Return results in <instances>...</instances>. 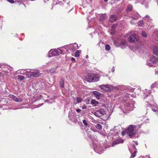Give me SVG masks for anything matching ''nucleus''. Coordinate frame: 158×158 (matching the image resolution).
<instances>
[{"label": "nucleus", "mask_w": 158, "mask_h": 158, "mask_svg": "<svg viewBox=\"0 0 158 158\" xmlns=\"http://www.w3.org/2000/svg\"><path fill=\"white\" fill-rule=\"evenodd\" d=\"M111 70L112 72H113L114 71V67H113L112 69H111Z\"/></svg>", "instance_id": "obj_45"}, {"label": "nucleus", "mask_w": 158, "mask_h": 158, "mask_svg": "<svg viewBox=\"0 0 158 158\" xmlns=\"http://www.w3.org/2000/svg\"><path fill=\"white\" fill-rule=\"evenodd\" d=\"M145 17H149V16L148 15H147L145 16Z\"/></svg>", "instance_id": "obj_49"}, {"label": "nucleus", "mask_w": 158, "mask_h": 158, "mask_svg": "<svg viewBox=\"0 0 158 158\" xmlns=\"http://www.w3.org/2000/svg\"><path fill=\"white\" fill-rule=\"evenodd\" d=\"M93 94L98 99H99L100 97L101 96V93L97 91H94L93 92Z\"/></svg>", "instance_id": "obj_12"}, {"label": "nucleus", "mask_w": 158, "mask_h": 158, "mask_svg": "<svg viewBox=\"0 0 158 158\" xmlns=\"http://www.w3.org/2000/svg\"><path fill=\"white\" fill-rule=\"evenodd\" d=\"M80 50H77L75 52V56L76 57L79 56L80 55Z\"/></svg>", "instance_id": "obj_24"}, {"label": "nucleus", "mask_w": 158, "mask_h": 158, "mask_svg": "<svg viewBox=\"0 0 158 158\" xmlns=\"http://www.w3.org/2000/svg\"><path fill=\"white\" fill-rule=\"evenodd\" d=\"M64 81L63 79H61L60 80V85L61 88H63L64 87Z\"/></svg>", "instance_id": "obj_18"}, {"label": "nucleus", "mask_w": 158, "mask_h": 158, "mask_svg": "<svg viewBox=\"0 0 158 158\" xmlns=\"http://www.w3.org/2000/svg\"><path fill=\"white\" fill-rule=\"evenodd\" d=\"M2 66H3V65H2L1 64H0V68L2 67Z\"/></svg>", "instance_id": "obj_51"}, {"label": "nucleus", "mask_w": 158, "mask_h": 158, "mask_svg": "<svg viewBox=\"0 0 158 158\" xmlns=\"http://www.w3.org/2000/svg\"><path fill=\"white\" fill-rule=\"evenodd\" d=\"M86 79L89 82H95L99 81V78L93 73H89L86 76Z\"/></svg>", "instance_id": "obj_3"}, {"label": "nucleus", "mask_w": 158, "mask_h": 158, "mask_svg": "<svg viewBox=\"0 0 158 158\" xmlns=\"http://www.w3.org/2000/svg\"><path fill=\"white\" fill-rule=\"evenodd\" d=\"M88 57V55H86V58H87Z\"/></svg>", "instance_id": "obj_53"}, {"label": "nucleus", "mask_w": 158, "mask_h": 158, "mask_svg": "<svg viewBox=\"0 0 158 158\" xmlns=\"http://www.w3.org/2000/svg\"><path fill=\"white\" fill-rule=\"evenodd\" d=\"M106 17V14H103L102 15L100 18V20L101 21H103L105 19Z\"/></svg>", "instance_id": "obj_19"}, {"label": "nucleus", "mask_w": 158, "mask_h": 158, "mask_svg": "<svg viewBox=\"0 0 158 158\" xmlns=\"http://www.w3.org/2000/svg\"><path fill=\"white\" fill-rule=\"evenodd\" d=\"M116 27V24L113 25L111 27L112 31H114V29Z\"/></svg>", "instance_id": "obj_35"}, {"label": "nucleus", "mask_w": 158, "mask_h": 158, "mask_svg": "<svg viewBox=\"0 0 158 158\" xmlns=\"http://www.w3.org/2000/svg\"><path fill=\"white\" fill-rule=\"evenodd\" d=\"M131 24H134V23H133L131 21Z\"/></svg>", "instance_id": "obj_50"}, {"label": "nucleus", "mask_w": 158, "mask_h": 158, "mask_svg": "<svg viewBox=\"0 0 158 158\" xmlns=\"http://www.w3.org/2000/svg\"><path fill=\"white\" fill-rule=\"evenodd\" d=\"M132 106V105H131V104L129 103L126 104L125 105V110L127 111H130L132 110H133Z\"/></svg>", "instance_id": "obj_7"}, {"label": "nucleus", "mask_w": 158, "mask_h": 158, "mask_svg": "<svg viewBox=\"0 0 158 158\" xmlns=\"http://www.w3.org/2000/svg\"><path fill=\"white\" fill-rule=\"evenodd\" d=\"M7 68L8 69H10V71L13 70L12 68H10V67L9 66H7Z\"/></svg>", "instance_id": "obj_39"}, {"label": "nucleus", "mask_w": 158, "mask_h": 158, "mask_svg": "<svg viewBox=\"0 0 158 158\" xmlns=\"http://www.w3.org/2000/svg\"><path fill=\"white\" fill-rule=\"evenodd\" d=\"M91 103L92 104L96 106L99 103V102L98 101H96L94 99H92L91 101Z\"/></svg>", "instance_id": "obj_16"}, {"label": "nucleus", "mask_w": 158, "mask_h": 158, "mask_svg": "<svg viewBox=\"0 0 158 158\" xmlns=\"http://www.w3.org/2000/svg\"><path fill=\"white\" fill-rule=\"evenodd\" d=\"M156 74H158V70H157L156 71Z\"/></svg>", "instance_id": "obj_47"}, {"label": "nucleus", "mask_w": 158, "mask_h": 158, "mask_svg": "<svg viewBox=\"0 0 158 158\" xmlns=\"http://www.w3.org/2000/svg\"><path fill=\"white\" fill-rule=\"evenodd\" d=\"M136 152H137V151H134V152L133 153H136Z\"/></svg>", "instance_id": "obj_54"}, {"label": "nucleus", "mask_w": 158, "mask_h": 158, "mask_svg": "<svg viewBox=\"0 0 158 158\" xmlns=\"http://www.w3.org/2000/svg\"><path fill=\"white\" fill-rule=\"evenodd\" d=\"M55 51L56 52V55L59 54H61L62 53L63 51L61 50H60V49H55Z\"/></svg>", "instance_id": "obj_20"}, {"label": "nucleus", "mask_w": 158, "mask_h": 158, "mask_svg": "<svg viewBox=\"0 0 158 158\" xmlns=\"http://www.w3.org/2000/svg\"><path fill=\"white\" fill-rule=\"evenodd\" d=\"M19 73H20V74L25 75L26 73L27 70L25 69H21L19 70Z\"/></svg>", "instance_id": "obj_17"}, {"label": "nucleus", "mask_w": 158, "mask_h": 158, "mask_svg": "<svg viewBox=\"0 0 158 158\" xmlns=\"http://www.w3.org/2000/svg\"><path fill=\"white\" fill-rule=\"evenodd\" d=\"M17 76L18 77V79L21 81H22L25 79V77L21 75H18Z\"/></svg>", "instance_id": "obj_25"}, {"label": "nucleus", "mask_w": 158, "mask_h": 158, "mask_svg": "<svg viewBox=\"0 0 158 158\" xmlns=\"http://www.w3.org/2000/svg\"><path fill=\"white\" fill-rule=\"evenodd\" d=\"M83 123L84 125L86 126H87L88 125V123H87L86 121L85 120H83Z\"/></svg>", "instance_id": "obj_34"}, {"label": "nucleus", "mask_w": 158, "mask_h": 158, "mask_svg": "<svg viewBox=\"0 0 158 158\" xmlns=\"http://www.w3.org/2000/svg\"><path fill=\"white\" fill-rule=\"evenodd\" d=\"M76 99L77 103L81 102L82 101V99L79 97H77Z\"/></svg>", "instance_id": "obj_29"}, {"label": "nucleus", "mask_w": 158, "mask_h": 158, "mask_svg": "<svg viewBox=\"0 0 158 158\" xmlns=\"http://www.w3.org/2000/svg\"><path fill=\"white\" fill-rule=\"evenodd\" d=\"M97 148H96V149H95V151L96 152H97L98 153V154H101L102 153V151H99V152H97Z\"/></svg>", "instance_id": "obj_37"}, {"label": "nucleus", "mask_w": 158, "mask_h": 158, "mask_svg": "<svg viewBox=\"0 0 158 158\" xmlns=\"http://www.w3.org/2000/svg\"><path fill=\"white\" fill-rule=\"evenodd\" d=\"M100 87L101 89L106 90V88L110 89L111 87V85L109 84L102 85H100Z\"/></svg>", "instance_id": "obj_11"}, {"label": "nucleus", "mask_w": 158, "mask_h": 158, "mask_svg": "<svg viewBox=\"0 0 158 158\" xmlns=\"http://www.w3.org/2000/svg\"><path fill=\"white\" fill-rule=\"evenodd\" d=\"M71 60L72 61H75V59L73 57H72L71 58Z\"/></svg>", "instance_id": "obj_44"}, {"label": "nucleus", "mask_w": 158, "mask_h": 158, "mask_svg": "<svg viewBox=\"0 0 158 158\" xmlns=\"http://www.w3.org/2000/svg\"><path fill=\"white\" fill-rule=\"evenodd\" d=\"M105 114V111L103 109H101L96 111L95 112L94 114L96 116L99 117Z\"/></svg>", "instance_id": "obj_5"}, {"label": "nucleus", "mask_w": 158, "mask_h": 158, "mask_svg": "<svg viewBox=\"0 0 158 158\" xmlns=\"http://www.w3.org/2000/svg\"><path fill=\"white\" fill-rule=\"evenodd\" d=\"M140 17V15L138 13H135L133 14V16L132 17L135 19H137Z\"/></svg>", "instance_id": "obj_14"}, {"label": "nucleus", "mask_w": 158, "mask_h": 158, "mask_svg": "<svg viewBox=\"0 0 158 158\" xmlns=\"http://www.w3.org/2000/svg\"><path fill=\"white\" fill-rule=\"evenodd\" d=\"M142 35L144 37H146L147 36L146 33L144 31H142Z\"/></svg>", "instance_id": "obj_32"}, {"label": "nucleus", "mask_w": 158, "mask_h": 158, "mask_svg": "<svg viewBox=\"0 0 158 158\" xmlns=\"http://www.w3.org/2000/svg\"><path fill=\"white\" fill-rule=\"evenodd\" d=\"M123 112H124V113H126V111H123Z\"/></svg>", "instance_id": "obj_56"}, {"label": "nucleus", "mask_w": 158, "mask_h": 158, "mask_svg": "<svg viewBox=\"0 0 158 158\" xmlns=\"http://www.w3.org/2000/svg\"><path fill=\"white\" fill-rule=\"evenodd\" d=\"M82 109H85L87 108V106H83L82 107Z\"/></svg>", "instance_id": "obj_42"}, {"label": "nucleus", "mask_w": 158, "mask_h": 158, "mask_svg": "<svg viewBox=\"0 0 158 158\" xmlns=\"http://www.w3.org/2000/svg\"><path fill=\"white\" fill-rule=\"evenodd\" d=\"M76 111L77 112H81V110L80 109H77L76 110Z\"/></svg>", "instance_id": "obj_43"}, {"label": "nucleus", "mask_w": 158, "mask_h": 158, "mask_svg": "<svg viewBox=\"0 0 158 158\" xmlns=\"http://www.w3.org/2000/svg\"><path fill=\"white\" fill-rule=\"evenodd\" d=\"M55 50H51L49 52L48 54V56L50 57L53 56H55L56 55Z\"/></svg>", "instance_id": "obj_9"}, {"label": "nucleus", "mask_w": 158, "mask_h": 158, "mask_svg": "<svg viewBox=\"0 0 158 158\" xmlns=\"http://www.w3.org/2000/svg\"><path fill=\"white\" fill-rule=\"evenodd\" d=\"M136 143V144L137 145H138V142H136V143Z\"/></svg>", "instance_id": "obj_52"}, {"label": "nucleus", "mask_w": 158, "mask_h": 158, "mask_svg": "<svg viewBox=\"0 0 158 158\" xmlns=\"http://www.w3.org/2000/svg\"><path fill=\"white\" fill-rule=\"evenodd\" d=\"M132 9V6L131 4H129L127 6V11L128 12L131 11Z\"/></svg>", "instance_id": "obj_15"}, {"label": "nucleus", "mask_w": 158, "mask_h": 158, "mask_svg": "<svg viewBox=\"0 0 158 158\" xmlns=\"http://www.w3.org/2000/svg\"><path fill=\"white\" fill-rule=\"evenodd\" d=\"M95 127L97 129L99 130H100L102 128V127L101 125L99 123L97 124L95 126Z\"/></svg>", "instance_id": "obj_22"}, {"label": "nucleus", "mask_w": 158, "mask_h": 158, "mask_svg": "<svg viewBox=\"0 0 158 158\" xmlns=\"http://www.w3.org/2000/svg\"><path fill=\"white\" fill-rule=\"evenodd\" d=\"M117 16L114 15H112L110 17V20L111 22H113L117 20Z\"/></svg>", "instance_id": "obj_13"}, {"label": "nucleus", "mask_w": 158, "mask_h": 158, "mask_svg": "<svg viewBox=\"0 0 158 158\" xmlns=\"http://www.w3.org/2000/svg\"><path fill=\"white\" fill-rule=\"evenodd\" d=\"M7 1L11 3H13L14 2V0H7Z\"/></svg>", "instance_id": "obj_40"}, {"label": "nucleus", "mask_w": 158, "mask_h": 158, "mask_svg": "<svg viewBox=\"0 0 158 158\" xmlns=\"http://www.w3.org/2000/svg\"><path fill=\"white\" fill-rule=\"evenodd\" d=\"M152 88L156 87L158 88V82H156L152 84L151 86Z\"/></svg>", "instance_id": "obj_21"}, {"label": "nucleus", "mask_w": 158, "mask_h": 158, "mask_svg": "<svg viewBox=\"0 0 158 158\" xmlns=\"http://www.w3.org/2000/svg\"><path fill=\"white\" fill-rule=\"evenodd\" d=\"M156 109H154L153 108V107H152V110L154 112L158 111V106H155Z\"/></svg>", "instance_id": "obj_27"}, {"label": "nucleus", "mask_w": 158, "mask_h": 158, "mask_svg": "<svg viewBox=\"0 0 158 158\" xmlns=\"http://www.w3.org/2000/svg\"><path fill=\"white\" fill-rule=\"evenodd\" d=\"M126 131H123L122 132V134L123 135H126ZM136 133L137 131L134 129L133 125H130L128 127L127 133L131 138H133Z\"/></svg>", "instance_id": "obj_1"}, {"label": "nucleus", "mask_w": 158, "mask_h": 158, "mask_svg": "<svg viewBox=\"0 0 158 158\" xmlns=\"http://www.w3.org/2000/svg\"><path fill=\"white\" fill-rule=\"evenodd\" d=\"M151 48L153 50L154 53L158 56V46L152 45L151 46Z\"/></svg>", "instance_id": "obj_6"}, {"label": "nucleus", "mask_w": 158, "mask_h": 158, "mask_svg": "<svg viewBox=\"0 0 158 158\" xmlns=\"http://www.w3.org/2000/svg\"><path fill=\"white\" fill-rule=\"evenodd\" d=\"M23 99L21 98H15V99H14V101L16 102H21L22 100H23Z\"/></svg>", "instance_id": "obj_23"}, {"label": "nucleus", "mask_w": 158, "mask_h": 158, "mask_svg": "<svg viewBox=\"0 0 158 158\" xmlns=\"http://www.w3.org/2000/svg\"><path fill=\"white\" fill-rule=\"evenodd\" d=\"M91 132H90V131L89 132H88V135H89V134H90V135H91ZM91 137H92V136H91V135H90V137H91V139H92V138H91Z\"/></svg>", "instance_id": "obj_46"}, {"label": "nucleus", "mask_w": 158, "mask_h": 158, "mask_svg": "<svg viewBox=\"0 0 158 158\" xmlns=\"http://www.w3.org/2000/svg\"><path fill=\"white\" fill-rule=\"evenodd\" d=\"M31 72H31L30 69H27V70L26 73H31Z\"/></svg>", "instance_id": "obj_38"}, {"label": "nucleus", "mask_w": 158, "mask_h": 158, "mask_svg": "<svg viewBox=\"0 0 158 158\" xmlns=\"http://www.w3.org/2000/svg\"><path fill=\"white\" fill-rule=\"evenodd\" d=\"M138 24L139 26L142 27L143 25V20L140 21L139 22Z\"/></svg>", "instance_id": "obj_26"}, {"label": "nucleus", "mask_w": 158, "mask_h": 158, "mask_svg": "<svg viewBox=\"0 0 158 158\" xmlns=\"http://www.w3.org/2000/svg\"><path fill=\"white\" fill-rule=\"evenodd\" d=\"M104 1L105 2H106L108 0H104Z\"/></svg>", "instance_id": "obj_55"}, {"label": "nucleus", "mask_w": 158, "mask_h": 158, "mask_svg": "<svg viewBox=\"0 0 158 158\" xmlns=\"http://www.w3.org/2000/svg\"><path fill=\"white\" fill-rule=\"evenodd\" d=\"M156 37L158 39V32H157V34L156 35Z\"/></svg>", "instance_id": "obj_48"}, {"label": "nucleus", "mask_w": 158, "mask_h": 158, "mask_svg": "<svg viewBox=\"0 0 158 158\" xmlns=\"http://www.w3.org/2000/svg\"><path fill=\"white\" fill-rule=\"evenodd\" d=\"M148 97L151 98L150 101H152L153 100L152 96L151 95H149L148 96Z\"/></svg>", "instance_id": "obj_41"}, {"label": "nucleus", "mask_w": 158, "mask_h": 158, "mask_svg": "<svg viewBox=\"0 0 158 158\" xmlns=\"http://www.w3.org/2000/svg\"><path fill=\"white\" fill-rule=\"evenodd\" d=\"M158 61V58L155 56L151 57L147 63V64L150 67H152L153 64Z\"/></svg>", "instance_id": "obj_4"}, {"label": "nucleus", "mask_w": 158, "mask_h": 158, "mask_svg": "<svg viewBox=\"0 0 158 158\" xmlns=\"http://www.w3.org/2000/svg\"><path fill=\"white\" fill-rule=\"evenodd\" d=\"M40 73L38 70H35L34 71L31 72L32 77H38L40 76Z\"/></svg>", "instance_id": "obj_8"}, {"label": "nucleus", "mask_w": 158, "mask_h": 158, "mask_svg": "<svg viewBox=\"0 0 158 158\" xmlns=\"http://www.w3.org/2000/svg\"><path fill=\"white\" fill-rule=\"evenodd\" d=\"M110 49V47L108 44H106L105 46V49L106 50L109 51Z\"/></svg>", "instance_id": "obj_28"}, {"label": "nucleus", "mask_w": 158, "mask_h": 158, "mask_svg": "<svg viewBox=\"0 0 158 158\" xmlns=\"http://www.w3.org/2000/svg\"><path fill=\"white\" fill-rule=\"evenodd\" d=\"M26 75V76L27 78H30L32 77V75L31 73H26L25 74Z\"/></svg>", "instance_id": "obj_31"}, {"label": "nucleus", "mask_w": 158, "mask_h": 158, "mask_svg": "<svg viewBox=\"0 0 158 158\" xmlns=\"http://www.w3.org/2000/svg\"><path fill=\"white\" fill-rule=\"evenodd\" d=\"M9 97L13 99V100H14V99H15L16 97L15 96H14L13 95H9Z\"/></svg>", "instance_id": "obj_33"}, {"label": "nucleus", "mask_w": 158, "mask_h": 158, "mask_svg": "<svg viewBox=\"0 0 158 158\" xmlns=\"http://www.w3.org/2000/svg\"><path fill=\"white\" fill-rule=\"evenodd\" d=\"M129 35L130 37L128 38V41L130 42L134 43L137 41L139 39L138 34L134 32H132Z\"/></svg>", "instance_id": "obj_2"}, {"label": "nucleus", "mask_w": 158, "mask_h": 158, "mask_svg": "<svg viewBox=\"0 0 158 158\" xmlns=\"http://www.w3.org/2000/svg\"><path fill=\"white\" fill-rule=\"evenodd\" d=\"M136 156V153H133L132 154H131L130 158H133Z\"/></svg>", "instance_id": "obj_36"}, {"label": "nucleus", "mask_w": 158, "mask_h": 158, "mask_svg": "<svg viewBox=\"0 0 158 158\" xmlns=\"http://www.w3.org/2000/svg\"><path fill=\"white\" fill-rule=\"evenodd\" d=\"M56 69L54 68H52L50 70V72L51 73H53L56 71Z\"/></svg>", "instance_id": "obj_30"}, {"label": "nucleus", "mask_w": 158, "mask_h": 158, "mask_svg": "<svg viewBox=\"0 0 158 158\" xmlns=\"http://www.w3.org/2000/svg\"><path fill=\"white\" fill-rule=\"evenodd\" d=\"M123 142V140L122 139H118L114 142L112 144V146H114L115 144H118Z\"/></svg>", "instance_id": "obj_10"}]
</instances>
